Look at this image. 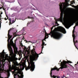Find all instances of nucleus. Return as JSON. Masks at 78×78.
<instances>
[{"mask_svg":"<svg viewBox=\"0 0 78 78\" xmlns=\"http://www.w3.org/2000/svg\"><path fill=\"white\" fill-rule=\"evenodd\" d=\"M59 5L61 13L60 14V18L58 19L57 21H62L63 20V14L64 13V12H67L69 9V8L66 7V3H62L61 2Z\"/></svg>","mask_w":78,"mask_h":78,"instance_id":"1","label":"nucleus"},{"mask_svg":"<svg viewBox=\"0 0 78 78\" xmlns=\"http://www.w3.org/2000/svg\"><path fill=\"white\" fill-rule=\"evenodd\" d=\"M56 27V26L53 25L51 28V32L49 35H51V37H53V38L56 39H59L62 36V34L58 32V30L56 27H55V29L53 30H52L53 27Z\"/></svg>","mask_w":78,"mask_h":78,"instance_id":"2","label":"nucleus"},{"mask_svg":"<svg viewBox=\"0 0 78 78\" xmlns=\"http://www.w3.org/2000/svg\"><path fill=\"white\" fill-rule=\"evenodd\" d=\"M8 37L9 38L7 40L8 43V48L9 49V51L10 52V55L11 56H13V54L14 53H13V51H12V48L11 47V46H16V44H14V43L13 42V41L12 40L13 39H12L10 40V41L9 42V40L10 39H9V37L8 36Z\"/></svg>","mask_w":78,"mask_h":78,"instance_id":"3","label":"nucleus"},{"mask_svg":"<svg viewBox=\"0 0 78 78\" xmlns=\"http://www.w3.org/2000/svg\"><path fill=\"white\" fill-rule=\"evenodd\" d=\"M28 66H26L25 67L26 70H30L32 72L34 70V69H35V65H34V62L33 61H30V62L28 63Z\"/></svg>","mask_w":78,"mask_h":78,"instance_id":"4","label":"nucleus"},{"mask_svg":"<svg viewBox=\"0 0 78 78\" xmlns=\"http://www.w3.org/2000/svg\"><path fill=\"white\" fill-rule=\"evenodd\" d=\"M69 63H72V62L70 61H68L67 62L66 61H63V62H61V67L59 68V69H64L65 68H68L67 67H68L67 66V64H69Z\"/></svg>","mask_w":78,"mask_h":78,"instance_id":"5","label":"nucleus"},{"mask_svg":"<svg viewBox=\"0 0 78 78\" xmlns=\"http://www.w3.org/2000/svg\"><path fill=\"white\" fill-rule=\"evenodd\" d=\"M48 37H49V36H48V34H45V37L44 38V39L43 40H42V51H41V53H40V54H39V55H41V53H42V50H43V48H44V45H47V44H45V42H44V41H45V40L46 39H47V38H48Z\"/></svg>","mask_w":78,"mask_h":78,"instance_id":"6","label":"nucleus"},{"mask_svg":"<svg viewBox=\"0 0 78 78\" xmlns=\"http://www.w3.org/2000/svg\"><path fill=\"white\" fill-rule=\"evenodd\" d=\"M59 69H58V68L56 67H55L53 68H52L51 69V72H50V75L51 77V78H56V77H57V76H55V75H53V76H52V70H57V71H59Z\"/></svg>","mask_w":78,"mask_h":78,"instance_id":"7","label":"nucleus"},{"mask_svg":"<svg viewBox=\"0 0 78 78\" xmlns=\"http://www.w3.org/2000/svg\"><path fill=\"white\" fill-rule=\"evenodd\" d=\"M58 31H60V32H61L62 33H64L65 34L66 33V30L63 27H58Z\"/></svg>","mask_w":78,"mask_h":78,"instance_id":"8","label":"nucleus"},{"mask_svg":"<svg viewBox=\"0 0 78 78\" xmlns=\"http://www.w3.org/2000/svg\"><path fill=\"white\" fill-rule=\"evenodd\" d=\"M16 30V27H14V28H11L9 30H8V36L9 37V39H11V37H12V36L10 35V34H9V33H10V31H14V30Z\"/></svg>","mask_w":78,"mask_h":78,"instance_id":"9","label":"nucleus"},{"mask_svg":"<svg viewBox=\"0 0 78 78\" xmlns=\"http://www.w3.org/2000/svg\"><path fill=\"white\" fill-rule=\"evenodd\" d=\"M14 52L15 53H17V52H18V51L17 50V48L15 46L14 47Z\"/></svg>","mask_w":78,"mask_h":78,"instance_id":"10","label":"nucleus"},{"mask_svg":"<svg viewBox=\"0 0 78 78\" xmlns=\"http://www.w3.org/2000/svg\"><path fill=\"white\" fill-rule=\"evenodd\" d=\"M34 57L35 58H36V57L38 58V57H39V55L37 54H36L35 55Z\"/></svg>","mask_w":78,"mask_h":78,"instance_id":"11","label":"nucleus"},{"mask_svg":"<svg viewBox=\"0 0 78 78\" xmlns=\"http://www.w3.org/2000/svg\"><path fill=\"white\" fill-rule=\"evenodd\" d=\"M2 65H0V70H2L3 67H2Z\"/></svg>","mask_w":78,"mask_h":78,"instance_id":"12","label":"nucleus"},{"mask_svg":"<svg viewBox=\"0 0 78 78\" xmlns=\"http://www.w3.org/2000/svg\"><path fill=\"white\" fill-rule=\"evenodd\" d=\"M43 32H44V33H45V34H47V32H46V30H45V29H44Z\"/></svg>","mask_w":78,"mask_h":78,"instance_id":"13","label":"nucleus"},{"mask_svg":"<svg viewBox=\"0 0 78 78\" xmlns=\"http://www.w3.org/2000/svg\"><path fill=\"white\" fill-rule=\"evenodd\" d=\"M2 8L5 11V13L6 14V10H5V7H3V8Z\"/></svg>","mask_w":78,"mask_h":78,"instance_id":"14","label":"nucleus"},{"mask_svg":"<svg viewBox=\"0 0 78 78\" xmlns=\"http://www.w3.org/2000/svg\"><path fill=\"white\" fill-rule=\"evenodd\" d=\"M24 41H26V43H27V42H31V41H27V40H24Z\"/></svg>","mask_w":78,"mask_h":78,"instance_id":"15","label":"nucleus"},{"mask_svg":"<svg viewBox=\"0 0 78 78\" xmlns=\"http://www.w3.org/2000/svg\"><path fill=\"white\" fill-rule=\"evenodd\" d=\"M20 45L21 46V47H23V45L22 43H21L20 44Z\"/></svg>","mask_w":78,"mask_h":78,"instance_id":"16","label":"nucleus"},{"mask_svg":"<svg viewBox=\"0 0 78 78\" xmlns=\"http://www.w3.org/2000/svg\"><path fill=\"white\" fill-rule=\"evenodd\" d=\"M68 24H70V23H71V21H68Z\"/></svg>","mask_w":78,"mask_h":78,"instance_id":"17","label":"nucleus"},{"mask_svg":"<svg viewBox=\"0 0 78 78\" xmlns=\"http://www.w3.org/2000/svg\"><path fill=\"white\" fill-rule=\"evenodd\" d=\"M2 7H0V9H2V8H3V5H2Z\"/></svg>","mask_w":78,"mask_h":78,"instance_id":"18","label":"nucleus"},{"mask_svg":"<svg viewBox=\"0 0 78 78\" xmlns=\"http://www.w3.org/2000/svg\"><path fill=\"white\" fill-rule=\"evenodd\" d=\"M11 25L12 24V23H11V21H10L9 22V25Z\"/></svg>","mask_w":78,"mask_h":78,"instance_id":"19","label":"nucleus"},{"mask_svg":"<svg viewBox=\"0 0 78 78\" xmlns=\"http://www.w3.org/2000/svg\"><path fill=\"white\" fill-rule=\"evenodd\" d=\"M17 41V38H16V40H14L15 43H16V41Z\"/></svg>","mask_w":78,"mask_h":78,"instance_id":"20","label":"nucleus"},{"mask_svg":"<svg viewBox=\"0 0 78 78\" xmlns=\"http://www.w3.org/2000/svg\"><path fill=\"white\" fill-rule=\"evenodd\" d=\"M56 24H57V26H59V24H58V22H56Z\"/></svg>","mask_w":78,"mask_h":78,"instance_id":"21","label":"nucleus"},{"mask_svg":"<svg viewBox=\"0 0 78 78\" xmlns=\"http://www.w3.org/2000/svg\"><path fill=\"white\" fill-rule=\"evenodd\" d=\"M5 51V50H3L2 51V52L4 54H5V52L4 51Z\"/></svg>","mask_w":78,"mask_h":78,"instance_id":"22","label":"nucleus"},{"mask_svg":"<svg viewBox=\"0 0 78 78\" xmlns=\"http://www.w3.org/2000/svg\"><path fill=\"white\" fill-rule=\"evenodd\" d=\"M23 47H24V49H26L27 48V47H25V46H23Z\"/></svg>","mask_w":78,"mask_h":78,"instance_id":"23","label":"nucleus"},{"mask_svg":"<svg viewBox=\"0 0 78 78\" xmlns=\"http://www.w3.org/2000/svg\"><path fill=\"white\" fill-rule=\"evenodd\" d=\"M61 76L62 77V78H64V77H65V76H64V75L63 76Z\"/></svg>","mask_w":78,"mask_h":78,"instance_id":"24","label":"nucleus"},{"mask_svg":"<svg viewBox=\"0 0 78 78\" xmlns=\"http://www.w3.org/2000/svg\"><path fill=\"white\" fill-rule=\"evenodd\" d=\"M9 21H11V18H9Z\"/></svg>","mask_w":78,"mask_h":78,"instance_id":"25","label":"nucleus"},{"mask_svg":"<svg viewBox=\"0 0 78 78\" xmlns=\"http://www.w3.org/2000/svg\"><path fill=\"white\" fill-rule=\"evenodd\" d=\"M30 23H27V26H28V25H29L30 24Z\"/></svg>","mask_w":78,"mask_h":78,"instance_id":"26","label":"nucleus"},{"mask_svg":"<svg viewBox=\"0 0 78 78\" xmlns=\"http://www.w3.org/2000/svg\"><path fill=\"white\" fill-rule=\"evenodd\" d=\"M12 23H14V20H12Z\"/></svg>","mask_w":78,"mask_h":78,"instance_id":"27","label":"nucleus"},{"mask_svg":"<svg viewBox=\"0 0 78 78\" xmlns=\"http://www.w3.org/2000/svg\"><path fill=\"white\" fill-rule=\"evenodd\" d=\"M28 19H31V17L30 16H28Z\"/></svg>","mask_w":78,"mask_h":78,"instance_id":"28","label":"nucleus"},{"mask_svg":"<svg viewBox=\"0 0 78 78\" xmlns=\"http://www.w3.org/2000/svg\"><path fill=\"white\" fill-rule=\"evenodd\" d=\"M57 78H60V77H59V76H57Z\"/></svg>","mask_w":78,"mask_h":78,"instance_id":"29","label":"nucleus"},{"mask_svg":"<svg viewBox=\"0 0 78 78\" xmlns=\"http://www.w3.org/2000/svg\"><path fill=\"white\" fill-rule=\"evenodd\" d=\"M69 1H70V0H68V1H66L67 3H68V2H69Z\"/></svg>","mask_w":78,"mask_h":78,"instance_id":"30","label":"nucleus"},{"mask_svg":"<svg viewBox=\"0 0 78 78\" xmlns=\"http://www.w3.org/2000/svg\"><path fill=\"white\" fill-rule=\"evenodd\" d=\"M0 27H1V21L0 20Z\"/></svg>","mask_w":78,"mask_h":78,"instance_id":"31","label":"nucleus"},{"mask_svg":"<svg viewBox=\"0 0 78 78\" xmlns=\"http://www.w3.org/2000/svg\"><path fill=\"white\" fill-rule=\"evenodd\" d=\"M3 14V12H2V11H1V14Z\"/></svg>","mask_w":78,"mask_h":78,"instance_id":"32","label":"nucleus"},{"mask_svg":"<svg viewBox=\"0 0 78 78\" xmlns=\"http://www.w3.org/2000/svg\"><path fill=\"white\" fill-rule=\"evenodd\" d=\"M7 19H6V18H5V20H7Z\"/></svg>","mask_w":78,"mask_h":78,"instance_id":"33","label":"nucleus"},{"mask_svg":"<svg viewBox=\"0 0 78 78\" xmlns=\"http://www.w3.org/2000/svg\"><path fill=\"white\" fill-rule=\"evenodd\" d=\"M6 17H8V15H6Z\"/></svg>","mask_w":78,"mask_h":78,"instance_id":"34","label":"nucleus"},{"mask_svg":"<svg viewBox=\"0 0 78 78\" xmlns=\"http://www.w3.org/2000/svg\"><path fill=\"white\" fill-rule=\"evenodd\" d=\"M0 17H2V15H1V14H0Z\"/></svg>","mask_w":78,"mask_h":78,"instance_id":"35","label":"nucleus"},{"mask_svg":"<svg viewBox=\"0 0 78 78\" xmlns=\"http://www.w3.org/2000/svg\"><path fill=\"white\" fill-rule=\"evenodd\" d=\"M77 65V64H75V66H76Z\"/></svg>","mask_w":78,"mask_h":78,"instance_id":"36","label":"nucleus"},{"mask_svg":"<svg viewBox=\"0 0 78 78\" xmlns=\"http://www.w3.org/2000/svg\"><path fill=\"white\" fill-rule=\"evenodd\" d=\"M0 77H1V74L0 73Z\"/></svg>","mask_w":78,"mask_h":78,"instance_id":"37","label":"nucleus"},{"mask_svg":"<svg viewBox=\"0 0 78 78\" xmlns=\"http://www.w3.org/2000/svg\"><path fill=\"white\" fill-rule=\"evenodd\" d=\"M72 6H74V5H72Z\"/></svg>","mask_w":78,"mask_h":78,"instance_id":"38","label":"nucleus"},{"mask_svg":"<svg viewBox=\"0 0 78 78\" xmlns=\"http://www.w3.org/2000/svg\"><path fill=\"white\" fill-rule=\"evenodd\" d=\"M61 60H60L59 62H61Z\"/></svg>","mask_w":78,"mask_h":78,"instance_id":"39","label":"nucleus"},{"mask_svg":"<svg viewBox=\"0 0 78 78\" xmlns=\"http://www.w3.org/2000/svg\"><path fill=\"white\" fill-rule=\"evenodd\" d=\"M77 64H78V61L77 62Z\"/></svg>","mask_w":78,"mask_h":78,"instance_id":"40","label":"nucleus"},{"mask_svg":"<svg viewBox=\"0 0 78 78\" xmlns=\"http://www.w3.org/2000/svg\"><path fill=\"white\" fill-rule=\"evenodd\" d=\"M9 19L8 17H7V19Z\"/></svg>","mask_w":78,"mask_h":78,"instance_id":"41","label":"nucleus"},{"mask_svg":"<svg viewBox=\"0 0 78 78\" xmlns=\"http://www.w3.org/2000/svg\"><path fill=\"white\" fill-rule=\"evenodd\" d=\"M77 7H78V5H77Z\"/></svg>","mask_w":78,"mask_h":78,"instance_id":"42","label":"nucleus"},{"mask_svg":"<svg viewBox=\"0 0 78 78\" xmlns=\"http://www.w3.org/2000/svg\"><path fill=\"white\" fill-rule=\"evenodd\" d=\"M6 23H8V21H7V22H6Z\"/></svg>","mask_w":78,"mask_h":78,"instance_id":"43","label":"nucleus"},{"mask_svg":"<svg viewBox=\"0 0 78 78\" xmlns=\"http://www.w3.org/2000/svg\"><path fill=\"white\" fill-rule=\"evenodd\" d=\"M14 78H16V77H14Z\"/></svg>","mask_w":78,"mask_h":78,"instance_id":"44","label":"nucleus"},{"mask_svg":"<svg viewBox=\"0 0 78 78\" xmlns=\"http://www.w3.org/2000/svg\"><path fill=\"white\" fill-rule=\"evenodd\" d=\"M58 64H59V63H58Z\"/></svg>","mask_w":78,"mask_h":78,"instance_id":"45","label":"nucleus"},{"mask_svg":"<svg viewBox=\"0 0 78 78\" xmlns=\"http://www.w3.org/2000/svg\"><path fill=\"white\" fill-rule=\"evenodd\" d=\"M78 1V0H77V1Z\"/></svg>","mask_w":78,"mask_h":78,"instance_id":"46","label":"nucleus"}]
</instances>
